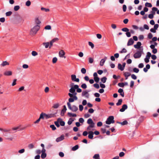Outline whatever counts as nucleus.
Here are the masks:
<instances>
[{
    "mask_svg": "<svg viewBox=\"0 0 159 159\" xmlns=\"http://www.w3.org/2000/svg\"><path fill=\"white\" fill-rule=\"evenodd\" d=\"M150 58L149 57L146 56V57L144 59V61L146 63H148L149 62V59H150Z\"/></svg>",
    "mask_w": 159,
    "mask_h": 159,
    "instance_id": "obj_42",
    "label": "nucleus"
},
{
    "mask_svg": "<svg viewBox=\"0 0 159 159\" xmlns=\"http://www.w3.org/2000/svg\"><path fill=\"white\" fill-rule=\"evenodd\" d=\"M41 9L42 11H44L45 12H48L50 10L49 9H47L43 7L41 8Z\"/></svg>",
    "mask_w": 159,
    "mask_h": 159,
    "instance_id": "obj_35",
    "label": "nucleus"
},
{
    "mask_svg": "<svg viewBox=\"0 0 159 159\" xmlns=\"http://www.w3.org/2000/svg\"><path fill=\"white\" fill-rule=\"evenodd\" d=\"M73 83H72L70 85L71 88L69 89V91L70 93H74L76 90V91L78 93H80L82 92V90L81 89L79 88V86L78 85L75 84L73 86Z\"/></svg>",
    "mask_w": 159,
    "mask_h": 159,
    "instance_id": "obj_1",
    "label": "nucleus"
},
{
    "mask_svg": "<svg viewBox=\"0 0 159 159\" xmlns=\"http://www.w3.org/2000/svg\"><path fill=\"white\" fill-rule=\"evenodd\" d=\"M93 85L94 87L95 88L97 89H98L100 87L99 85L97 83L94 84H93Z\"/></svg>",
    "mask_w": 159,
    "mask_h": 159,
    "instance_id": "obj_47",
    "label": "nucleus"
},
{
    "mask_svg": "<svg viewBox=\"0 0 159 159\" xmlns=\"http://www.w3.org/2000/svg\"><path fill=\"white\" fill-rule=\"evenodd\" d=\"M44 29L46 30H50L51 29V27L50 25H47L45 27Z\"/></svg>",
    "mask_w": 159,
    "mask_h": 159,
    "instance_id": "obj_49",
    "label": "nucleus"
},
{
    "mask_svg": "<svg viewBox=\"0 0 159 159\" xmlns=\"http://www.w3.org/2000/svg\"><path fill=\"white\" fill-rule=\"evenodd\" d=\"M87 123L89 124H90L89 125H92L94 126L95 123L93 122L92 119L91 118L88 119L87 120Z\"/></svg>",
    "mask_w": 159,
    "mask_h": 159,
    "instance_id": "obj_16",
    "label": "nucleus"
},
{
    "mask_svg": "<svg viewBox=\"0 0 159 159\" xmlns=\"http://www.w3.org/2000/svg\"><path fill=\"white\" fill-rule=\"evenodd\" d=\"M145 6L146 7H152V5L151 3L146 2L145 4Z\"/></svg>",
    "mask_w": 159,
    "mask_h": 159,
    "instance_id": "obj_41",
    "label": "nucleus"
},
{
    "mask_svg": "<svg viewBox=\"0 0 159 159\" xmlns=\"http://www.w3.org/2000/svg\"><path fill=\"white\" fill-rule=\"evenodd\" d=\"M64 139V135H62L60 137L57 138L56 139L57 142H60Z\"/></svg>",
    "mask_w": 159,
    "mask_h": 159,
    "instance_id": "obj_17",
    "label": "nucleus"
},
{
    "mask_svg": "<svg viewBox=\"0 0 159 159\" xmlns=\"http://www.w3.org/2000/svg\"><path fill=\"white\" fill-rule=\"evenodd\" d=\"M118 68L121 71L124 70V68L122 66L120 63H119L118 65Z\"/></svg>",
    "mask_w": 159,
    "mask_h": 159,
    "instance_id": "obj_25",
    "label": "nucleus"
},
{
    "mask_svg": "<svg viewBox=\"0 0 159 159\" xmlns=\"http://www.w3.org/2000/svg\"><path fill=\"white\" fill-rule=\"evenodd\" d=\"M34 21L35 25H38L39 26L40 18L39 16L36 17L34 19Z\"/></svg>",
    "mask_w": 159,
    "mask_h": 159,
    "instance_id": "obj_10",
    "label": "nucleus"
},
{
    "mask_svg": "<svg viewBox=\"0 0 159 159\" xmlns=\"http://www.w3.org/2000/svg\"><path fill=\"white\" fill-rule=\"evenodd\" d=\"M107 59V57H105L104 58L102 59L100 62V65L101 66H103Z\"/></svg>",
    "mask_w": 159,
    "mask_h": 159,
    "instance_id": "obj_21",
    "label": "nucleus"
},
{
    "mask_svg": "<svg viewBox=\"0 0 159 159\" xmlns=\"http://www.w3.org/2000/svg\"><path fill=\"white\" fill-rule=\"evenodd\" d=\"M114 117L113 116H109L106 121V123L107 124L110 125L111 123H114L115 121L114 120Z\"/></svg>",
    "mask_w": 159,
    "mask_h": 159,
    "instance_id": "obj_6",
    "label": "nucleus"
},
{
    "mask_svg": "<svg viewBox=\"0 0 159 159\" xmlns=\"http://www.w3.org/2000/svg\"><path fill=\"white\" fill-rule=\"evenodd\" d=\"M43 45L45 46L46 48H47L49 47V42L43 43Z\"/></svg>",
    "mask_w": 159,
    "mask_h": 159,
    "instance_id": "obj_31",
    "label": "nucleus"
},
{
    "mask_svg": "<svg viewBox=\"0 0 159 159\" xmlns=\"http://www.w3.org/2000/svg\"><path fill=\"white\" fill-rule=\"evenodd\" d=\"M74 120L72 119V118H70L68 121V124L69 125H70L72 123V122Z\"/></svg>",
    "mask_w": 159,
    "mask_h": 159,
    "instance_id": "obj_38",
    "label": "nucleus"
},
{
    "mask_svg": "<svg viewBox=\"0 0 159 159\" xmlns=\"http://www.w3.org/2000/svg\"><path fill=\"white\" fill-rule=\"evenodd\" d=\"M89 45L92 48H93L94 47L93 44L91 42H89Z\"/></svg>",
    "mask_w": 159,
    "mask_h": 159,
    "instance_id": "obj_48",
    "label": "nucleus"
},
{
    "mask_svg": "<svg viewBox=\"0 0 159 159\" xmlns=\"http://www.w3.org/2000/svg\"><path fill=\"white\" fill-rule=\"evenodd\" d=\"M65 54V52L63 50L60 51L59 52V56L61 57H64V58H66V57L64 56Z\"/></svg>",
    "mask_w": 159,
    "mask_h": 159,
    "instance_id": "obj_12",
    "label": "nucleus"
},
{
    "mask_svg": "<svg viewBox=\"0 0 159 159\" xmlns=\"http://www.w3.org/2000/svg\"><path fill=\"white\" fill-rule=\"evenodd\" d=\"M46 151L45 149H42L41 151H40V153H42L41 157L43 159L45 158L47 156V154L45 153Z\"/></svg>",
    "mask_w": 159,
    "mask_h": 159,
    "instance_id": "obj_8",
    "label": "nucleus"
},
{
    "mask_svg": "<svg viewBox=\"0 0 159 159\" xmlns=\"http://www.w3.org/2000/svg\"><path fill=\"white\" fill-rule=\"evenodd\" d=\"M120 52L121 53H125V52H127V50L125 48H123L121 51H120Z\"/></svg>",
    "mask_w": 159,
    "mask_h": 159,
    "instance_id": "obj_59",
    "label": "nucleus"
},
{
    "mask_svg": "<svg viewBox=\"0 0 159 159\" xmlns=\"http://www.w3.org/2000/svg\"><path fill=\"white\" fill-rule=\"evenodd\" d=\"M123 10L124 12H125L127 9V7L125 5H123Z\"/></svg>",
    "mask_w": 159,
    "mask_h": 159,
    "instance_id": "obj_51",
    "label": "nucleus"
},
{
    "mask_svg": "<svg viewBox=\"0 0 159 159\" xmlns=\"http://www.w3.org/2000/svg\"><path fill=\"white\" fill-rule=\"evenodd\" d=\"M153 35L151 33H149L148 35V38L149 39H151Z\"/></svg>",
    "mask_w": 159,
    "mask_h": 159,
    "instance_id": "obj_55",
    "label": "nucleus"
},
{
    "mask_svg": "<svg viewBox=\"0 0 159 159\" xmlns=\"http://www.w3.org/2000/svg\"><path fill=\"white\" fill-rule=\"evenodd\" d=\"M59 123H60V125L62 126H63L65 125V122L64 121L62 120H60Z\"/></svg>",
    "mask_w": 159,
    "mask_h": 159,
    "instance_id": "obj_57",
    "label": "nucleus"
},
{
    "mask_svg": "<svg viewBox=\"0 0 159 159\" xmlns=\"http://www.w3.org/2000/svg\"><path fill=\"white\" fill-rule=\"evenodd\" d=\"M66 106L64 105L63 106V108L61 110V115L62 116H63L64 115V113L66 112Z\"/></svg>",
    "mask_w": 159,
    "mask_h": 159,
    "instance_id": "obj_22",
    "label": "nucleus"
},
{
    "mask_svg": "<svg viewBox=\"0 0 159 159\" xmlns=\"http://www.w3.org/2000/svg\"><path fill=\"white\" fill-rule=\"evenodd\" d=\"M68 115L70 117H76L77 115L75 114H73L71 113L68 112L67 113Z\"/></svg>",
    "mask_w": 159,
    "mask_h": 159,
    "instance_id": "obj_27",
    "label": "nucleus"
},
{
    "mask_svg": "<svg viewBox=\"0 0 159 159\" xmlns=\"http://www.w3.org/2000/svg\"><path fill=\"white\" fill-rule=\"evenodd\" d=\"M39 29L40 26L39 25H35L31 29L30 31V34L32 35L35 34Z\"/></svg>",
    "mask_w": 159,
    "mask_h": 159,
    "instance_id": "obj_3",
    "label": "nucleus"
},
{
    "mask_svg": "<svg viewBox=\"0 0 159 159\" xmlns=\"http://www.w3.org/2000/svg\"><path fill=\"white\" fill-rule=\"evenodd\" d=\"M94 59L92 57H89V62L90 63H92L93 62Z\"/></svg>",
    "mask_w": 159,
    "mask_h": 159,
    "instance_id": "obj_40",
    "label": "nucleus"
},
{
    "mask_svg": "<svg viewBox=\"0 0 159 159\" xmlns=\"http://www.w3.org/2000/svg\"><path fill=\"white\" fill-rule=\"evenodd\" d=\"M68 108L73 112H76L78 110V108L76 106L73 105L71 106L70 103H67Z\"/></svg>",
    "mask_w": 159,
    "mask_h": 159,
    "instance_id": "obj_4",
    "label": "nucleus"
},
{
    "mask_svg": "<svg viewBox=\"0 0 159 159\" xmlns=\"http://www.w3.org/2000/svg\"><path fill=\"white\" fill-rule=\"evenodd\" d=\"M57 61V58L56 57H54L52 59V62L53 63H55Z\"/></svg>",
    "mask_w": 159,
    "mask_h": 159,
    "instance_id": "obj_63",
    "label": "nucleus"
},
{
    "mask_svg": "<svg viewBox=\"0 0 159 159\" xmlns=\"http://www.w3.org/2000/svg\"><path fill=\"white\" fill-rule=\"evenodd\" d=\"M94 81L97 83H98L99 80V78L98 77H94Z\"/></svg>",
    "mask_w": 159,
    "mask_h": 159,
    "instance_id": "obj_52",
    "label": "nucleus"
},
{
    "mask_svg": "<svg viewBox=\"0 0 159 159\" xmlns=\"http://www.w3.org/2000/svg\"><path fill=\"white\" fill-rule=\"evenodd\" d=\"M94 126L92 125H89L87 128V130H89V131H91V128H93Z\"/></svg>",
    "mask_w": 159,
    "mask_h": 159,
    "instance_id": "obj_44",
    "label": "nucleus"
},
{
    "mask_svg": "<svg viewBox=\"0 0 159 159\" xmlns=\"http://www.w3.org/2000/svg\"><path fill=\"white\" fill-rule=\"evenodd\" d=\"M81 71L83 74H85L86 73V70L85 68H83L81 69Z\"/></svg>",
    "mask_w": 159,
    "mask_h": 159,
    "instance_id": "obj_36",
    "label": "nucleus"
},
{
    "mask_svg": "<svg viewBox=\"0 0 159 159\" xmlns=\"http://www.w3.org/2000/svg\"><path fill=\"white\" fill-rule=\"evenodd\" d=\"M134 41L132 38L130 39L128 41L127 43V45L128 46L131 45L134 43Z\"/></svg>",
    "mask_w": 159,
    "mask_h": 159,
    "instance_id": "obj_15",
    "label": "nucleus"
},
{
    "mask_svg": "<svg viewBox=\"0 0 159 159\" xmlns=\"http://www.w3.org/2000/svg\"><path fill=\"white\" fill-rule=\"evenodd\" d=\"M89 135L88 138L90 139H93V135L94 133L92 131H89L88 132Z\"/></svg>",
    "mask_w": 159,
    "mask_h": 159,
    "instance_id": "obj_14",
    "label": "nucleus"
},
{
    "mask_svg": "<svg viewBox=\"0 0 159 159\" xmlns=\"http://www.w3.org/2000/svg\"><path fill=\"white\" fill-rule=\"evenodd\" d=\"M59 107V104L58 103H57L54 104L53 107L54 108H57Z\"/></svg>",
    "mask_w": 159,
    "mask_h": 159,
    "instance_id": "obj_60",
    "label": "nucleus"
},
{
    "mask_svg": "<svg viewBox=\"0 0 159 159\" xmlns=\"http://www.w3.org/2000/svg\"><path fill=\"white\" fill-rule=\"evenodd\" d=\"M82 96H85L87 98L89 97V94L86 91H83L82 93Z\"/></svg>",
    "mask_w": 159,
    "mask_h": 159,
    "instance_id": "obj_19",
    "label": "nucleus"
},
{
    "mask_svg": "<svg viewBox=\"0 0 159 159\" xmlns=\"http://www.w3.org/2000/svg\"><path fill=\"white\" fill-rule=\"evenodd\" d=\"M12 74V72L10 70H6L3 73L4 75L7 76L11 75Z\"/></svg>",
    "mask_w": 159,
    "mask_h": 159,
    "instance_id": "obj_11",
    "label": "nucleus"
},
{
    "mask_svg": "<svg viewBox=\"0 0 159 159\" xmlns=\"http://www.w3.org/2000/svg\"><path fill=\"white\" fill-rule=\"evenodd\" d=\"M21 127V125H19L16 127L13 128L12 129L13 130L15 131L18 129H20V128Z\"/></svg>",
    "mask_w": 159,
    "mask_h": 159,
    "instance_id": "obj_29",
    "label": "nucleus"
},
{
    "mask_svg": "<svg viewBox=\"0 0 159 159\" xmlns=\"http://www.w3.org/2000/svg\"><path fill=\"white\" fill-rule=\"evenodd\" d=\"M20 8L19 6H16L14 7V9L15 11H17L20 9Z\"/></svg>",
    "mask_w": 159,
    "mask_h": 159,
    "instance_id": "obj_46",
    "label": "nucleus"
},
{
    "mask_svg": "<svg viewBox=\"0 0 159 159\" xmlns=\"http://www.w3.org/2000/svg\"><path fill=\"white\" fill-rule=\"evenodd\" d=\"M141 43L140 42H138L137 43V44L134 45V47L136 49H139L140 48V46L141 45Z\"/></svg>",
    "mask_w": 159,
    "mask_h": 159,
    "instance_id": "obj_18",
    "label": "nucleus"
},
{
    "mask_svg": "<svg viewBox=\"0 0 159 159\" xmlns=\"http://www.w3.org/2000/svg\"><path fill=\"white\" fill-rule=\"evenodd\" d=\"M71 80L73 81L79 82L80 81V80L79 78H76V76L75 75H71Z\"/></svg>",
    "mask_w": 159,
    "mask_h": 159,
    "instance_id": "obj_9",
    "label": "nucleus"
},
{
    "mask_svg": "<svg viewBox=\"0 0 159 159\" xmlns=\"http://www.w3.org/2000/svg\"><path fill=\"white\" fill-rule=\"evenodd\" d=\"M28 67H29V66H28V65L26 64H23L22 66V67L24 69H27L28 68Z\"/></svg>",
    "mask_w": 159,
    "mask_h": 159,
    "instance_id": "obj_64",
    "label": "nucleus"
},
{
    "mask_svg": "<svg viewBox=\"0 0 159 159\" xmlns=\"http://www.w3.org/2000/svg\"><path fill=\"white\" fill-rule=\"evenodd\" d=\"M128 108V106L126 104L123 105L122 106V108H121L120 111L121 112H124Z\"/></svg>",
    "mask_w": 159,
    "mask_h": 159,
    "instance_id": "obj_13",
    "label": "nucleus"
},
{
    "mask_svg": "<svg viewBox=\"0 0 159 159\" xmlns=\"http://www.w3.org/2000/svg\"><path fill=\"white\" fill-rule=\"evenodd\" d=\"M31 54L33 56L35 57L38 55V53L35 51H33L31 52Z\"/></svg>",
    "mask_w": 159,
    "mask_h": 159,
    "instance_id": "obj_34",
    "label": "nucleus"
},
{
    "mask_svg": "<svg viewBox=\"0 0 159 159\" xmlns=\"http://www.w3.org/2000/svg\"><path fill=\"white\" fill-rule=\"evenodd\" d=\"M59 40L58 38H55L52 39V40H51L50 41L52 42L53 43L54 42H57Z\"/></svg>",
    "mask_w": 159,
    "mask_h": 159,
    "instance_id": "obj_39",
    "label": "nucleus"
},
{
    "mask_svg": "<svg viewBox=\"0 0 159 159\" xmlns=\"http://www.w3.org/2000/svg\"><path fill=\"white\" fill-rule=\"evenodd\" d=\"M133 71L135 73H138L139 72V70L138 69L136 68H134L133 69Z\"/></svg>",
    "mask_w": 159,
    "mask_h": 159,
    "instance_id": "obj_50",
    "label": "nucleus"
},
{
    "mask_svg": "<svg viewBox=\"0 0 159 159\" xmlns=\"http://www.w3.org/2000/svg\"><path fill=\"white\" fill-rule=\"evenodd\" d=\"M55 116V114H46L43 112H42L40 114V119H48L49 118L54 117Z\"/></svg>",
    "mask_w": 159,
    "mask_h": 159,
    "instance_id": "obj_2",
    "label": "nucleus"
},
{
    "mask_svg": "<svg viewBox=\"0 0 159 159\" xmlns=\"http://www.w3.org/2000/svg\"><path fill=\"white\" fill-rule=\"evenodd\" d=\"M118 85L121 87H124V83H119L118 84Z\"/></svg>",
    "mask_w": 159,
    "mask_h": 159,
    "instance_id": "obj_61",
    "label": "nucleus"
},
{
    "mask_svg": "<svg viewBox=\"0 0 159 159\" xmlns=\"http://www.w3.org/2000/svg\"><path fill=\"white\" fill-rule=\"evenodd\" d=\"M79 122L81 123H83L84 121V119L82 118H79Z\"/></svg>",
    "mask_w": 159,
    "mask_h": 159,
    "instance_id": "obj_62",
    "label": "nucleus"
},
{
    "mask_svg": "<svg viewBox=\"0 0 159 159\" xmlns=\"http://www.w3.org/2000/svg\"><path fill=\"white\" fill-rule=\"evenodd\" d=\"M118 92L120 93V95L122 97H124V93L123 91V89H119L118 91Z\"/></svg>",
    "mask_w": 159,
    "mask_h": 159,
    "instance_id": "obj_23",
    "label": "nucleus"
},
{
    "mask_svg": "<svg viewBox=\"0 0 159 159\" xmlns=\"http://www.w3.org/2000/svg\"><path fill=\"white\" fill-rule=\"evenodd\" d=\"M122 102V99H120L118 100V102L116 103L117 106H118L121 104Z\"/></svg>",
    "mask_w": 159,
    "mask_h": 159,
    "instance_id": "obj_33",
    "label": "nucleus"
},
{
    "mask_svg": "<svg viewBox=\"0 0 159 159\" xmlns=\"http://www.w3.org/2000/svg\"><path fill=\"white\" fill-rule=\"evenodd\" d=\"M124 75L125 77L126 80L127 79L128 77L131 75L130 73L128 72H126L124 73Z\"/></svg>",
    "mask_w": 159,
    "mask_h": 159,
    "instance_id": "obj_24",
    "label": "nucleus"
},
{
    "mask_svg": "<svg viewBox=\"0 0 159 159\" xmlns=\"http://www.w3.org/2000/svg\"><path fill=\"white\" fill-rule=\"evenodd\" d=\"M62 119L61 118H59L57 119V120L54 122V124L57 127H59L60 126V125L59 123L60 122V120H61Z\"/></svg>",
    "mask_w": 159,
    "mask_h": 159,
    "instance_id": "obj_20",
    "label": "nucleus"
},
{
    "mask_svg": "<svg viewBox=\"0 0 159 159\" xmlns=\"http://www.w3.org/2000/svg\"><path fill=\"white\" fill-rule=\"evenodd\" d=\"M25 152V149L24 148L18 151V153L20 154H22L24 152Z\"/></svg>",
    "mask_w": 159,
    "mask_h": 159,
    "instance_id": "obj_45",
    "label": "nucleus"
},
{
    "mask_svg": "<svg viewBox=\"0 0 159 159\" xmlns=\"http://www.w3.org/2000/svg\"><path fill=\"white\" fill-rule=\"evenodd\" d=\"M121 30L123 31L126 32V33L129 31V30L127 28H124L121 29Z\"/></svg>",
    "mask_w": 159,
    "mask_h": 159,
    "instance_id": "obj_37",
    "label": "nucleus"
},
{
    "mask_svg": "<svg viewBox=\"0 0 159 159\" xmlns=\"http://www.w3.org/2000/svg\"><path fill=\"white\" fill-rule=\"evenodd\" d=\"M31 4V2L30 1H27L25 3V5L27 6H29Z\"/></svg>",
    "mask_w": 159,
    "mask_h": 159,
    "instance_id": "obj_54",
    "label": "nucleus"
},
{
    "mask_svg": "<svg viewBox=\"0 0 159 159\" xmlns=\"http://www.w3.org/2000/svg\"><path fill=\"white\" fill-rule=\"evenodd\" d=\"M50 127L53 130H55L56 129V127L53 125H50Z\"/></svg>",
    "mask_w": 159,
    "mask_h": 159,
    "instance_id": "obj_56",
    "label": "nucleus"
},
{
    "mask_svg": "<svg viewBox=\"0 0 159 159\" xmlns=\"http://www.w3.org/2000/svg\"><path fill=\"white\" fill-rule=\"evenodd\" d=\"M142 50L141 51H137L134 55V57L135 58H139L141 56V52Z\"/></svg>",
    "mask_w": 159,
    "mask_h": 159,
    "instance_id": "obj_7",
    "label": "nucleus"
},
{
    "mask_svg": "<svg viewBox=\"0 0 159 159\" xmlns=\"http://www.w3.org/2000/svg\"><path fill=\"white\" fill-rule=\"evenodd\" d=\"M81 87L84 89H86L87 87V86L84 83L81 85Z\"/></svg>",
    "mask_w": 159,
    "mask_h": 159,
    "instance_id": "obj_53",
    "label": "nucleus"
},
{
    "mask_svg": "<svg viewBox=\"0 0 159 159\" xmlns=\"http://www.w3.org/2000/svg\"><path fill=\"white\" fill-rule=\"evenodd\" d=\"M79 147V145H76L72 148V150L73 151H76L78 149Z\"/></svg>",
    "mask_w": 159,
    "mask_h": 159,
    "instance_id": "obj_28",
    "label": "nucleus"
},
{
    "mask_svg": "<svg viewBox=\"0 0 159 159\" xmlns=\"http://www.w3.org/2000/svg\"><path fill=\"white\" fill-rule=\"evenodd\" d=\"M93 158L95 159H100V156L99 154H95L93 157Z\"/></svg>",
    "mask_w": 159,
    "mask_h": 159,
    "instance_id": "obj_30",
    "label": "nucleus"
},
{
    "mask_svg": "<svg viewBox=\"0 0 159 159\" xmlns=\"http://www.w3.org/2000/svg\"><path fill=\"white\" fill-rule=\"evenodd\" d=\"M12 14V12L11 11H9L7 12L6 13V15L7 16H10Z\"/></svg>",
    "mask_w": 159,
    "mask_h": 159,
    "instance_id": "obj_43",
    "label": "nucleus"
},
{
    "mask_svg": "<svg viewBox=\"0 0 159 159\" xmlns=\"http://www.w3.org/2000/svg\"><path fill=\"white\" fill-rule=\"evenodd\" d=\"M9 64L8 62L5 61L3 62L1 64V66H4L6 65H8Z\"/></svg>",
    "mask_w": 159,
    "mask_h": 159,
    "instance_id": "obj_26",
    "label": "nucleus"
},
{
    "mask_svg": "<svg viewBox=\"0 0 159 159\" xmlns=\"http://www.w3.org/2000/svg\"><path fill=\"white\" fill-rule=\"evenodd\" d=\"M107 78L106 77H104L101 79L102 82L103 83H105L107 80Z\"/></svg>",
    "mask_w": 159,
    "mask_h": 159,
    "instance_id": "obj_32",
    "label": "nucleus"
},
{
    "mask_svg": "<svg viewBox=\"0 0 159 159\" xmlns=\"http://www.w3.org/2000/svg\"><path fill=\"white\" fill-rule=\"evenodd\" d=\"M128 124V122L126 120H125L123 121V122H121V124L122 125H127Z\"/></svg>",
    "mask_w": 159,
    "mask_h": 159,
    "instance_id": "obj_58",
    "label": "nucleus"
},
{
    "mask_svg": "<svg viewBox=\"0 0 159 159\" xmlns=\"http://www.w3.org/2000/svg\"><path fill=\"white\" fill-rule=\"evenodd\" d=\"M68 95L70 98L68 99V102L67 103L72 102L78 100V98H76L75 97H73V95L70 93H68Z\"/></svg>",
    "mask_w": 159,
    "mask_h": 159,
    "instance_id": "obj_5",
    "label": "nucleus"
}]
</instances>
